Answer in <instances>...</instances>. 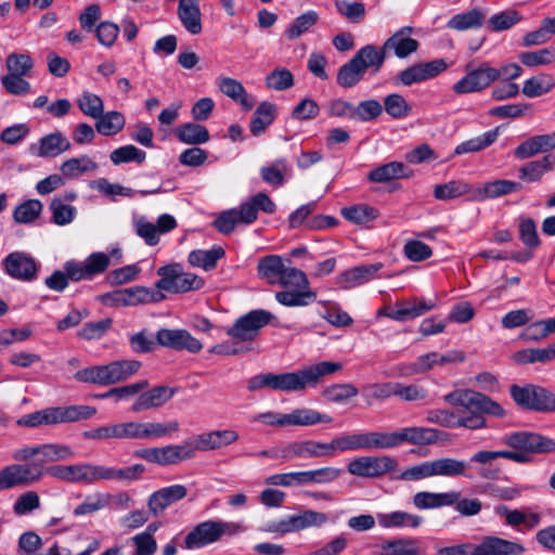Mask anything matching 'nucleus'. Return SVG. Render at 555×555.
I'll return each mask as SVG.
<instances>
[{
	"mask_svg": "<svg viewBox=\"0 0 555 555\" xmlns=\"http://www.w3.org/2000/svg\"><path fill=\"white\" fill-rule=\"evenodd\" d=\"M451 405L462 406L464 412L455 413L450 410H429L426 420L447 428L466 427L479 429L486 425L482 413L496 417L505 416L504 409L483 393L470 389H456L443 397Z\"/></svg>",
	"mask_w": 555,
	"mask_h": 555,
	"instance_id": "1",
	"label": "nucleus"
},
{
	"mask_svg": "<svg viewBox=\"0 0 555 555\" xmlns=\"http://www.w3.org/2000/svg\"><path fill=\"white\" fill-rule=\"evenodd\" d=\"M502 443L513 450L478 451L470 456V462L480 464L478 476L482 479H496L500 469L492 468L491 463L496 459H506L519 464L531 462V454H547L555 452V440L535 431L519 430L505 434Z\"/></svg>",
	"mask_w": 555,
	"mask_h": 555,
	"instance_id": "2",
	"label": "nucleus"
},
{
	"mask_svg": "<svg viewBox=\"0 0 555 555\" xmlns=\"http://www.w3.org/2000/svg\"><path fill=\"white\" fill-rule=\"evenodd\" d=\"M257 272L269 284L284 288L275 294V299L285 307H304L317 298L315 293L309 289L306 273L293 267L291 259L278 255L262 257L258 261Z\"/></svg>",
	"mask_w": 555,
	"mask_h": 555,
	"instance_id": "3",
	"label": "nucleus"
},
{
	"mask_svg": "<svg viewBox=\"0 0 555 555\" xmlns=\"http://www.w3.org/2000/svg\"><path fill=\"white\" fill-rule=\"evenodd\" d=\"M412 28L401 27L390 36L380 50L372 44L361 48L349 61V86L357 83L367 67L379 69L389 53L399 59H405L418 48L417 40L411 38Z\"/></svg>",
	"mask_w": 555,
	"mask_h": 555,
	"instance_id": "4",
	"label": "nucleus"
},
{
	"mask_svg": "<svg viewBox=\"0 0 555 555\" xmlns=\"http://www.w3.org/2000/svg\"><path fill=\"white\" fill-rule=\"evenodd\" d=\"M96 410L90 405L49 406L23 415L16 421L21 427L37 428L41 426H55L64 423H75L89 420L95 415Z\"/></svg>",
	"mask_w": 555,
	"mask_h": 555,
	"instance_id": "5",
	"label": "nucleus"
},
{
	"mask_svg": "<svg viewBox=\"0 0 555 555\" xmlns=\"http://www.w3.org/2000/svg\"><path fill=\"white\" fill-rule=\"evenodd\" d=\"M341 369L340 363L324 361L297 372L271 373V389L286 392L300 391L309 386L318 385L323 376Z\"/></svg>",
	"mask_w": 555,
	"mask_h": 555,
	"instance_id": "6",
	"label": "nucleus"
},
{
	"mask_svg": "<svg viewBox=\"0 0 555 555\" xmlns=\"http://www.w3.org/2000/svg\"><path fill=\"white\" fill-rule=\"evenodd\" d=\"M138 360H118L77 371L74 378L80 383L108 386L127 380L141 369Z\"/></svg>",
	"mask_w": 555,
	"mask_h": 555,
	"instance_id": "7",
	"label": "nucleus"
},
{
	"mask_svg": "<svg viewBox=\"0 0 555 555\" xmlns=\"http://www.w3.org/2000/svg\"><path fill=\"white\" fill-rule=\"evenodd\" d=\"M246 528L242 522L224 520H206L197 524L184 539L186 550L202 548L220 541L223 537H233Z\"/></svg>",
	"mask_w": 555,
	"mask_h": 555,
	"instance_id": "8",
	"label": "nucleus"
},
{
	"mask_svg": "<svg viewBox=\"0 0 555 555\" xmlns=\"http://www.w3.org/2000/svg\"><path fill=\"white\" fill-rule=\"evenodd\" d=\"M509 393L516 404L525 410L539 413L555 412V392L551 389L534 384L512 385Z\"/></svg>",
	"mask_w": 555,
	"mask_h": 555,
	"instance_id": "9",
	"label": "nucleus"
},
{
	"mask_svg": "<svg viewBox=\"0 0 555 555\" xmlns=\"http://www.w3.org/2000/svg\"><path fill=\"white\" fill-rule=\"evenodd\" d=\"M160 279L155 283L158 289L169 293H186L204 286V280L191 272H184L181 264L170 263L157 270Z\"/></svg>",
	"mask_w": 555,
	"mask_h": 555,
	"instance_id": "10",
	"label": "nucleus"
},
{
	"mask_svg": "<svg viewBox=\"0 0 555 555\" xmlns=\"http://www.w3.org/2000/svg\"><path fill=\"white\" fill-rule=\"evenodd\" d=\"M273 319L274 315L267 310H251L240 317L232 326L227 328L225 333L236 341H251L258 336L260 330Z\"/></svg>",
	"mask_w": 555,
	"mask_h": 555,
	"instance_id": "11",
	"label": "nucleus"
},
{
	"mask_svg": "<svg viewBox=\"0 0 555 555\" xmlns=\"http://www.w3.org/2000/svg\"><path fill=\"white\" fill-rule=\"evenodd\" d=\"M465 76L456 81L452 90L455 94L475 93L486 90L495 81L494 67L488 62H481L477 66L469 63L465 67Z\"/></svg>",
	"mask_w": 555,
	"mask_h": 555,
	"instance_id": "12",
	"label": "nucleus"
},
{
	"mask_svg": "<svg viewBox=\"0 0 555 555\" xmlns=\"http://www.w3.org/2000/svg\"><path fill=\"white\" fill-rule=\"evenodd\" d=\"M111 264V258L103 251L90 254L85 260H68L64 263V269L68 272L70 281H91L98 275L104 273Z\"/></svg>",
	"mask_w": 555,
	"mask_h": 555,
	"instance_id": "13",
	"label": "nucleus"
},
{
	"mask_svg": "<svg viewBox=\"0 0 555 555\" xmlns=\"http://www.w3.org/2000/svg\"><path fill=\"white\" fill-rule=\"evenodd\" d=\"M336 449L346 450L347 440L340 439L331 443H322L312 440L295 441L281 449V459L284 461L293 457L309 459L331 455Z\"/></svg>",
	"mask_w": 555,
	"mask_h": 555,
	"instance_id": "14",
	"label": "nucleus"
},
{
	"mask_svg": "<svg viewBox=\"0 0 555 555\" xmlns=\"http://www.w3.org/2000/svg\"><path fill=\"white\" fill-rule=\"evenodd\" d=\"M40 480V466L24 462L11 464L0 470V491L27 487Z\"/></svg>",
	"mask_w": 555,
	"mask_h": 555,
	"instance_id": "15",
	"label": "nucleus"
},
{
	"mask_svg": "<svg viewBox=\"0 0 555 555\" xmlns=\"http://www.w3.org/2000/svg\"><path fill=\"white\" fill-rule=\"evenodd\" d=\"M2 267L12 279L33 282L38 278L40 263L25 251H12L2 260Z\"/></svg>",
	"mask_w": 555,
	"mask_h": 555,
	"instance_id": "16",
	"label": "nucleus"
},
{
	"mask_svg": "<svg viewBox=\"0 0 555 555\" xmlns=\"http://www.w3.org/2000/svg\"><path fill=\"white\" fill-rule=\"evenodd\" d=\"M398 462L388 455L359 456L349 461V474L363 478H377L393 470Z\"/></svg>",
	"mask_w": 555,
	"mask_h": 555,
	"instance_id": "17",
	"label": "nucleus"
},
{
	"mask_svg": "<svg viewBox=\"0 0 555 555\" xmlns=\"http://www.w3.org/2000/svg\"><path fill=\"white\" fill-rule=\"evenodd\" d=\"M155 339L157 345L176 351L198 353L203 348L202 343L183 328H160L156 332Z\"/></svg>",
	"mask_w": 555,
	"mask_h": 555,
	"instance_id": "18",
	"label": "nucleus"
},
{
	"mask_svg": "<svg viewBox=\"0 0 555 555\" xmlns=\"http://www.w3.org/2000/svg\"><path fill=\"white\" fill-rule=\"evenodd\" d=\"M435 307L436 301L433 299L413 297L409 300L397 302L395 308L383 313L391 320L405 322L423 315Z\"/></svg>",
	"mask_w": 555,
	"mask_h": 555,
	"instance_id": "19",
	"label": "nucleus"
},
{
	"mask_svg": "<svg viewBox=\"0 0 555 555\" xmlns=\"http://www.w3.org/2000/svg\"><path fill=\"white\" fill-rule=\"evenodd\" d=\"M395 433L357 431L349 434V450L396 448Z\"/></svg>",
	"mask_w": 555,
	"mask_h": 555,
	"instance_id": "20",
	"label": "nucleus"
},
{
	"mask_svg": "<svg viewBox=\"0 0 555 555\" xmlns=\"http://www.w3.org/2000/svg\"><path fill=\"white\" fill-rule=\"evenodd\" d=\"M447 63L442 59L434 60L426 63L414 64L398 75L399 81L404 86H411L428 79H431L446 70Z\"/></svg>",
	"mask_w": 555,
	"mask_h": 555,
	"instance_id": "21",
	"label": "nucleus"
},
{
	"mask_svg": "<svg viewBox=\"0 0 555 555\" xmlns=\"http://www.w3.org/2000/svg\"><path fill=\"white\" fill-rule=\"evenodd\" d=\"M176 391V388H171L169 386H155L144 392H141L131 405L130 410L133 413H139L151 409H158L171 400Z\"/></svg>",
	"mask_w": 555,
	"mask_h": 555,
	"instance_id": "22",
	"label": "nucleus"
},
{
	"mask_svg": "<svg viewBox=\"0 0 555 555\" xmlns=\"http://www.w3.org/2000/svg\"><path fill=\"white\" fill-rule=\"evenodd\" d=\"M524 551L525 547L517 542L499 537H486L479 544H472L470 555H518Z\"/></svg>",
	"mask_w": 555,
	"mask_h": 555,
	"instance_id": "23",
	"label": "nucleus"
},
{
	"mask_svg": "<svg viewBox=\"0 0 555 555\" xmlns=\"http://www.w3.org/2000/svg\"><path fill=\"white\" fill-rule=\"evenodd\" d=\"M188 490L183 485H172L153 492L147 501L149 511L154 516L163 513L169 505L184 499Z\"/></svg>",
	"mask_w": 555,
	"mask_h": 555,
	"instance_id": "24",
	"label": "nucleus"
},
{
	"mask_svg": "<svg viewBox=\"0 0 555 555\" xmlns=\"http://www.w3.org/2000/svg\"><path fill=\"white\" fill-rule=\"evenodd\" d=\"M150 300V292L144 287H130L106 293L102 302L112 307L135 306Z\"/></svg>",
	"mask_w": 555,
	"mask_h": 555,
	"instance_id": "25",
	"label": "nucleus"
},
{
	"mask_svg": "<svg viewBox=\"0 0 555 555\" xmlns=\"http://www.w3.org/2000/svg\"><path fill=\"white\" fill-rule=\"evenodd\" d=\"M396 447L401 446L403 442H410L414 444H433L437 442L442 431L427 427H405L400 430L393 431Z\"/></svg>",
	"mask_w": 555,
	"mask_h": 555,
	"instance_id": "26",
	"label": "nucleus"
},
{
	"mask_svg": "<svg viewBox=\"0 0 555 555\" xmlns=\"http://www.w3.org/2000/svg\"><path fill=\"white\" fill-rule=\"evenodd\" d=\"M520 190L521 184L519 182L504 179L494 180L474 189L472 199L481 202L488 198H496L507 194L516 193Z\"/></svg>",
	"mask_w": 555,
	"mask_h": 555,
	"instance_id": "27",
	"label": "nucleus"
},
{
	"mask_svg": "<svg viewBox=\"0 0 555 555\" xmlns=\"http://www.w3.org/2000/svg\"><path fill=\"white\" fill-rule=\"evenodd\" d=\"M238 440V434L232 429L212 430L195 437L198 451H211L227 447Z\"/></svg>",
	"mask_w": 555,
	"mask_h": 555,
	"instance_id": "28",
	"label": "nucleus"
},
{
	"mask_svg": "<svg viewBox=\"0 0 555 555\" xmlns=\"http://www.w3.org/2000/svg\"><path fill=\"white\" fill-rule=\"evenodd\" d=\"M241 205L246 224H251L257 220L259 210L268 215H272L276 210V205L274 202L266 193L262 192H259L256 195L249 197Z\"/></svg>",
	"mask_w": 555,
	"mask_h": 555,
	"instance_id": "29",
	"label": "nucleus"
},
{
	"mask_svg": "<svg viewBox=\"0 0 555 555\" xmlns=\"http://www.w3.org/2000/svg\"><path fill=\"white\" fill-rule=\"evenodd\" d=\"M177 13L181 24L191 35H198L202 31V13L196 1L181 0Z\"/></svg>",
	"mask_w": 555,
	"mask_h": 555,
	"instance_id": "30",
	"label": "nucleus"
},
{
	"mask_svg": "<svg viewBox=\"0 0 555 555\" xmlns=\"http://www.w3.org/2000/svg\"><path fill=\"white\" fill-rule=\"evenodd\" d=\"M496 513L505 517V521L511 527L524 526V530H533L541 524V515L535 512H526L519 509H508L506 506L496 508Z\"/></svg>",
	"mask_w": 555,
	"mask_h": 555,
	"instance_id": "31",
	"label": "nucleus"
},
{
	"mask_svg": "<svg viewBox=\"0 0 555 555\" xmlns=\"http://www.w3.org/2000/svg\"><path fill=\"white\" fill-rule=\"evenodd\" d=\"M412 176L413 170L403 163L390 162L370 171L369 179L372 182L385 183L393 179L410 178Z\"/></svg>",
	"mask_w": 555,
	"mask_h": 555,
	"instance_id": "32",
	"label": "nucleus"
},
{
	"mask_svg": "<svg viewBox=\"0 0 555 555\" xmlns=\"http://www.w3.org/2000/svg\"><path fill=\"white\" fill-rule=\"evenodd\" d=\"M377 521L380 527L390 528H417L423 522V517L403 511L377 514Z\"/></svg>",
	"mask_w": 555,
	"mask_h": 555,
	"instance_id": "33",
	"label": "nucleus"
},
{
	"mask_svg": "<svg viewBox=\"0 0 555 555\" xmlns=\"http://www.w3.org/2000/svg\"><path fill=\"white\" fill-rule=\"evenodd\" d=\"M434 463L436 476L450 478L463 476L474 478V474L469 472L470 460L466 462L454 457H440L434 460Z\"/></svg>",
	"mask_w": 555,
	"mask_h": 555,
	"instance_id": "34",
	"label": "nucleus"
},
{
	"mask_svg": "<svg viewBox=\"0 0 555 555\" xmlns=\"http://www.w3.org/2000/svg\"><path fill=\"white\" fill-rule=\"evenodd\" d=\"M178 140L189 145H199L209 141L208 129L197 122H185L178 126L175 130Z\"/></svg>",
	"mask_w": 555,
	"mask_h": 555,
	"instance_id": "35",
	"label": "nucleus"
},
{
	"mask_svg": "<svg viewBox=\"0 0 555 555\" xmlns=\"http://www.w3.org/2000/svg\"><path fill=\"white\" fill-rule=\"evenodd\" d=\"M276 116V106L271 102H261L250 120V132L255 137L261 135L266 129L273 122Z\"/></svg>",
	"mask_w": 555,
	"mask_h": 555,
	"instance_id": "36",
	"label": "nucleus"
},
{
	"mask_svg": "<svg viewBox=\"0 0 555 555\" xmlns=\"http://www.w3.org/2000/svg\"><path fill=\"white\" fill-rule=\"evenodd\" d=\"M12 459L16 462H24L25 464H37L40 466V479L43 477L47 468L46 463H50L48 460V453L44 450V446H27L17 449L13 452Z\"/></svg>",
	"mask_w": 555,
	"mask_h": 555,
	"instance_id": "37",
	"label": "nucleus"
},
{
	"mask_svg": "<svg viewBox=\"0 0 555 555\" xmlns=\"http://www.w3.org/2000/svg\"><path fill=\"white\" fill-rule=\"evenodd\" d=\"M70 142L59 131L42 137L39 140L37 155L39 157H55L70 149Z\"/></svg>",
	"mask_w": 555,
	"mask_h": 555,
	"instance_id": "38",
	"label": "nucleus"
},
{
	"mask_svg": "<svg viewBox=\"0 0 555 555\" xmlns=\"http://www.w3.org/2000/svg\"><path fill=\"white\" fill-rule=\"evenodd\" d=\"M500 135V127H495L491 130L483 132L480 135L466 140L454 150L455 155H462L466 153H477L491 146Z\"/></svg>",
	"mask_w": 555,
	"mask_h": 555,
	"instance_id": "39",
	"label": "nucleus"
},
{
	"mask_svg": "<svg viewBox=\"0 0 555 555\" xmlns=\"http://www.w3.org/2000/svg\"><path fill=\"white\" fill-rule=\"evenodd\" d=\"M95 120V131L104 137H113L119 133L126 125V118L118 111H109L101 114Z\"/></svg>",
	"mask_w": 555,
	"mask_h": 555,
	"instance_id": "40",
	"label": "nucleus"
},
{
	"mask_svg": "<svg viewBox=\"0 0 555 555\" xmlns=\"http://www.w3.org/2000/svg\"><path fill=\"white\" fill-rule=\"evenodd\" d=\"M513 360L518 364L547 363L555 360V343L544 348H527L516 351Z\"/></svg>",
	"mask_w": 555,
	"mask_h": 555,
	"instance_id": "41",
	"label": "nucleus"
},
{
	"mask_svg": "<svg viewBox=\"0 0 555 555\" xmlns=\"http://www.w3.org/2000/svg\"><path fill=\"white\" fill-rule=\"evenodd\" d=\"M485 13L478 9H473L464 13L455 14L452 16L447 26L455 30H467L479 28L485 22Z\"/></svg>",
	"mask_w": 555,
	"mask_h": 555,
	"instance_id": "42",
	"label": "nucleus"
},
{
	"mask_svg": "<svg viewBox=\"0 0 555 555\" xmlns=\"http://www.w3.org/2000/svg\"><path fill=\"white\" fill-rule=\"evenodd\" d=\"M224 256L222 247H214L209 250L196 249L189 254L188 261L193 267L210 271L216 268L217 261Z\"/></svg>",
	"mask_w": 555,
	"mask_h": 555,
	"instance_id": "43",
	"label": "nucleus"
},
{
	"mask_svg": "<svg viewBox=\"0 0 555 555\" xmlns=\"http://www.w3.org/2000/svg\"><path fill=\"white\" fill-rule=\"evenodd\" d=\"M134 456L158 465H175L172 444L162 448H144L134 451Z\"/></svg>",
	"mask_w": 555,
	"mask_h": 555,
	"instance_id": "44",
	"label": "nucleus"
},
{
	"mask_svg": "<svg viewBox=\"0 0 555 555\" xmlns=\"http://www.w3.org/2000/svg\"><path fill=\"white\" fill-rule=\"evenodd\" d=\"M555 87V79L548 74H539L527 80L522 86V93L527 98H538L548 93Z\"/></svg>",
	"mask_w": 555,
	"mask_h": 555,
	"instance_id": "45",
	"label": "nucleus"
},
{
	"mask_svg": "<svg viewBox=\"0 0 555 555\" xmlns=\"http://www.w3.org/2000/svg\"><path fill=\"white\" fill-rule=\"evenodd\" d=\"M474 189L462 180H452L437 184L434 188V196L438 201H449L466 194H473Z\"/></svg>",
	"mask_w": 555,
	"mask_h": 555,
	"instance_id": "46",
	"label": "nucleus"
},
{
	"mask_svg": "<svg viewBox=\"0 0 555 555\" xmlns=\"http://www.w3.org/2000/svg\"><path fill=\"white\" fill-rule=\"evenodd\" d=\"M291 531H300L311 527H321L326 522L327 516L324 513L311 509L288 517Z\"/></svg>",
	"mask_w": 555,
	"mask_h": 555,
	"instance_id": "47",
	"label": "nucleus"
},
{
	"mask_svg": "<svg viewBox=\"0 0 555 555\" xmlns=\"http://www.w3.org/2000/svg\"><path fill=\"white\" fill-rule=\"evenodd\" d=\"M379 555H426L414 539H399L382 546Z\"/></svg>",
	"mask_w": 555,
	"mask_h": 555,
	"instance_id": "48",
	"label": "nucleus"
},
{
	"mask_svg": "<svg viewBox=\"0 0 555 555\" xmlns=\"http://www.w3.org/2000/svg\"><path fill=\"white\" fill-rule=\"evenodd\" d=\"M237 224H246L242 212V205L237 208L222 211L214 221V227L223 235L232 233Z\"/></svg>",
	"mask_w": 555,
	"mask_h": 555,
	"instance_id": "49",
	"label": "nucleus"
},
{
	"mask_svg": "<svg viewBox=\"0 0 555 555\" xmlns=\"http://www.w3.org/2000/svg\"><path fill=\"white\" fill-rule=\"evenodd\" d=\"M60 169L63 176L74 178L85 172L95 171L98 165L89 156L82 155L65 160Z\"/></svg>",
	"mask_w": 555,
	"mask_h": 555,
	"instance_id": "50",
	"label": "nucleus"
},
{
	"mask_svg": "<svg viewBox=\"0 0 555 555\" xmlns=\"http://www.w3.org/2000/svg\"><path fill=\"white\" fill-rule=\"evenodd\" d=\"M76 104L83 115L92 119L101 117V114L104 111V102L102 98L90 91H83L77 98Z\"/></svg>",
	"mask_w": 555,
	"mask_h": 555,
	"instance_id": "51",
	"label": "nucleus"
},
{
	"mask_svg": "<svg viewBox=\"0 0 555 555\" xmlns=\"http://www.w3.org/2000/svg\"><path fill=\"white\" fill-rule=\"evenodd\" d=\"M288 426H311L318 423L330 422L326 415L312 409H295L287 414Z\"/></svg>",
	"mask_w": 555,
	"mask_h": 555,
	"instance_id": "52",
	"label": "nucleus"
},
{
	"mask_svg": "<svg viewBox=\"0 0 555 555\" xmlns=\"http://www.w3.org/2000/svg\"><path fill=\"white\" fill-rule=\"evenodd\" d=\"M49 208L52 212V221L57 225L69 224L77 214L76 208L64 203L61 197H54L51 201Z\"/></svg>",
	"mask_w": 555,
	"mask_h": 555,
	"instance_id": "53",
	"label": "nucleus"
},
{
	"mask_svg": "<svg viewBox=\"0 0 555 555\" xmlns=\"http://www.w3.org/2000/svg\"><path fill=\"white\" fill-rule=\"evenodd\" d=\"M42 208L39 199L25 201L14 209L13 218L17 223H30L40 216Z\"/></svg>",
	"mask_w": 555,
	"mask_h": 555,
	"instance_id": "54",
	"label": "nucleus"
},
{
	"mask_svg": "<svg viewBox=\"0 0 555 555\" xmlns=\"http://www.w3.org/2000/svg\"><path fill=\"white\" fill-rule=\"evenodd\" d=\"M109 158L114 165L130 162L142 164L146 158V153L132 144H128L114 150L111 153Z\"/></svg>",
	"mask_w": 555,
	"mask_h": 555,
	"instance_id": "55",
	"label": "nucleus"
},
{
	"mask_svg": "<svg viewBox=\"0 0 555 555\" xmlns=\"http://www.w3.org/2000/svg\"><path fill=\"white\" fill-rule=\"evenodd\" d=\"M519 59L528 67L547 65L555 61V49L543 48L538 51L522 52Z\"/></svg>",
	"mask_w": 555,
	"mask_h": 555,
	"instance_id": "56",
	"label": "nucleus"
},
{
	"mask_svg": "<svg viewBox=\"0 0 555 555\" xmlns=\"http://www.w3.org/2000/svg\"><path fill=\"white\" fill-rule=\"evenodd\" d=\"M133 227L137 235L141 237L146 245L155 246L158 244L159 233L156 224L150 222L144 216L134 219Z\"/></svg>",
	"mask_w": 555,
	"mask_h": 555,
	"instance_id": "57",
	"label": "nucleus"
},
{
	"mask_svg": "<svg viewBox=\"0 0 555 555\" xmlns=\"http://www.w3.org/2000/svg\"><path fill=\"white\" fill-rule=\"evenodd\" d=\"M113 320L105 318L96 322H89L78 332V337L83 340H93L102 338L106 332L112 327Z\"/></svg>",
	"mask_w": 555,
	"mask_h": 555,
	"instance_id": "58",
	"label": "nucleus"
},
{
	"mask_svg": "<svg viewBox=\"0 0 555 555\" xmlns=\"http://www.w3.org/2000/svg\"><path fill=\"white\" fill-rule=\"evenodd\" d=\"M318 21V14L314 11H308L295 18L294 23L285 31L291 40L297 39Z\"/></svg>",
	"mask_w": 555,
	"mask_h": 555,
	"instance_id": "59",
	"label": "nucleus"
},
{
	"mask_svg": "<svg viewBox=\"0 0 555 555\" xmlns=\"http://www.w3.org/2000/svg\"><path fill=\"white\" fill-rule=\"evenodd\" d=\"M109 505V494L95 493L88 495L86 500L75 507L73 514L75 516H82L92 514Z\"/></svg>",
	"mask_w": 555,
	"mask_h": 555,
	"instance_id": "60",
	"label": "nucleus"
},
{
	"mask_svg": "<svg viewBox=\"0 0 555 555\" xmlns=\"http://www.w3.org/2000/svg\"><path fill=\"white\" fill-rule=\"evenodd\" d=\"M436 477L434 460L420 463L417 465L405 468L399 476L401 480H422Z\"/></svg>",
	"mask_w": 555,
	"mask_h": 555,
	"instance_id": "61",
	"label": "nucleus"
},
{
	"mask_svg": "<svg viewBox=\"0 0 555 555\" xmlns=\"http://www.w3.org/2000/svg\"><path fill=\"white\" fill-rule=\"evenodd\" d=\"M287 170L285 159H278L272 165L260 169L261 178L264 182L280 186L284 183V172Z\"/></svg>",
	"mask_w": 555,
	"mask_h": 555,
	"instance_id": "62",
	"label": "nucleus"
},
{
	"mask_svg": "<svg viewBox=\"0 0 555 555\" xmlns=\"http://www.w3.org/2000/svg\"><path fill=\"white\" fill-rule=\"evenodd\" d=\"M385 111L393 118H403L411 112V106L405 99L397 93L389 94L384 100Z\"/></svg>",
	"mask_w": 555,
	"mask_h": 555,
	"instance_id": "63",
	"label": "nucleus"
},
{
	"mask_svg": "<svg viewBox=\"0 0 555 555\" xmlns=\"http://www.w3.org/2000/svg\"><path fill=\"white\" fill-rule=\"evenodd\" d=\"M519 238L528 249H535L540 245V238L535 222L531 218L519 221Z\"/></svg>",
	"mask_w": 555,
	"mask_h": 555,
	"instance_id": "64",
	"label": "nucleus"
}]
</instances>
